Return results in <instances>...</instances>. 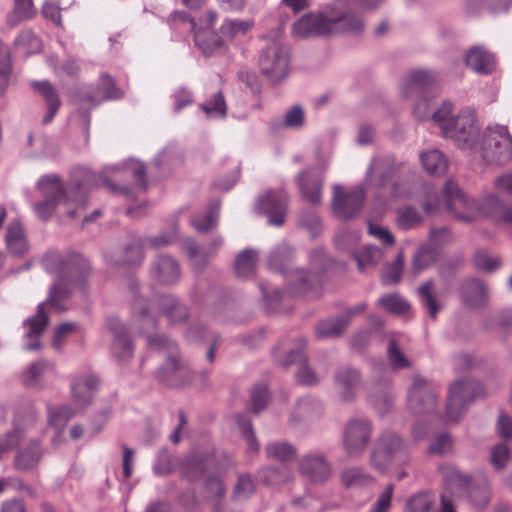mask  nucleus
<instances>
[{"instance_id":"26","label":"nucleus","mask_w":512,"mask_h":512,"mask_svg":"<svg viewBox=\"0 0 512 512\" xmlns=\"http://www.w3.org/2000/svg\"><path fill=\"white\" fill-rule=\"evenodd\" d=\"M322 412L323 404L319 399L309 395L303 396L297 400L290 415V422L297 425L302 421L319 417Z\"/></svg>"},{"instance_id":"15","label":"nucleus","mask_w":512,"mask_h":512,"mask_svg":"<svg viewBox=\"0 0 512 512\" xmlns=\"http://www.w3.org/2000/svg\"><path fill=\"white\" fill-rule=\"evenodd\" d=\"M372 433V424L366 418H352L345 425L343 446L348 456L358 457L368 445Z\"/></svg>"},{"instance_id":"23","label":"nucleus","mask_w":512,"mask_h":512,"mask_svg":"<svg viewBox=\"0 0 512 512\" xmlns=\"http://www.w3.org/2000/svg\"><path fill=\"white\" fill-rule=\"evenodd\" d=\"M180 275L178 262L169 255L160 254L156 256L150 267L151 279L160 285L176 284L180 279Z\"/></svg>"},{"instance_id":"50","label":"nucleus","mask_w":512,"mask_h":512,"mask_svg":"<svg viewBox=\"0 0 512 512\" xmlns=\"http://www.w3.org/2000/svg\"><path fill=\"white\" fill-rule=\"evenodd\" d=\"M52 368L48 361H38L27 367L22 375L23 383L28 387H36L40 377Z\"/></svg>"},{"instance_id":"24","label":"nucleus","mask_w":512,"mask_h":512,"mask_svg":"<svg viewBox=\"0 0 512 512\" xmlns=\"http://www.w3.org/2000/svg\"><path fill=\"white\" fill-rule=\"evenodd\" d=\"M98 378L92 374H84L71 383V395L79 408H85L92 403L93 395L98 389Z\"/></svg>"},{"instance_id":"64","label":"nucleus","mask_w":512,"mask_h":512,"mask_svg":"<svg viewBox=\"0 0 512 512\" xmlns=\"http://www.w3.org/2000/svg\"><path fill=\"white\" fill-rule=\"evenodd\" d=\"M269 400V392L265 384L254 387L251 392V409L253 413H259L264 409Z\"/></svg>"},{"instance_id":"52","label":"nucleus","mask_w":512,"mask_h":512,"mask_svg":"<svg viewBox=\"0 0 512 512\" xmlns=\"http://www.w3.org/2000/svg\"><path fill=\"white\" fill-rule=\"evenodd\" d=\"M12 73L11 53L6 46H0V95L8 87Z\"/></svg>"},{"instance_id":"49","label":"nucleus","mask_w":512,"mask_h":512,"mask_svg":"<svg viewBox=\"0 0 512 512\" xmlns=\"http://www.w3.org/2000/svg\"><path fill=\"white\" fill-rule=\"evenodd\" d=\"M200 109L210 117L224 118L227 115V105L221 92L214 93L206 102L200 104Z\"/></svg>"},{"instance_id":"20","label":"nucleus","mask_w":512,"mask_h":512,"mask_svg":"<svg viewBox=\"0 0 512 512\" xmlns=\"http://www.w3.org/2000/svg\"><path fill=\"white\" fill-rule=\"evenodd\" d=\"M300 473L312 483L321 484L328 481L332 469L325 456L321 453H307L299 461Z\"/></svg>"},{"instance_id":"44","label":"nucleus","mask_w":512,"mask_h":512,"mask_svg":"<svg viewBox=\"0 0 512 512\" xmlns=\"http://www.w3.org/2000/svg\"><path fill=\"white\" fill-rule=\"evenodd\" d=\"M238 427L241 431V435L247 443V449L249 452L256 453L259 451V442L255 437V433L252 427L251 419L247 413H241L236 416Z\"/></svg>"},{"instance_id":"59","label":"nucleus","mask_w":512,"mask_h":512,"mask_svg":"<svg viewBox=\"0 0 512 512\" xmlns=\"http://www.w3.org/2000/svg\"><path fill=\"white\" fill-rule=\"evenodd\" d=\"M23 434L24 428L21 426L20 416L17 415L13 429L6 434L4 443L0 445V455L6 450L15 448L20 443Z\"/></svg>"},{"instance_id":"29","label":"nucleus","mask_w":512,"mask_h":512,"mask_svg":"<svg viewBox=\"0 0 512 512\" xmlns=\"http://www.w3.org/2000/svg\"><path fill=\"white\" fill-rule=\"evenodd\" d=\"M32 87L34 91L39 93L47 103L48 109L43 118V123L48 124L53 120L61 106L57 90L48 81H34L32 83Z\"/></svg>"},{"instance_id":"31","label":"nucleus","mask_w":512,"mask_h":512,"mask_svg":"<svg viewBox=\"0 0 512 512\" xmlns=\"http://www.w3.org/2000/svg\"><path fill=\"white\" fill-rule=\"evenodd\" d=\"M5 241L7 248L14 255L20 256L28 251V242L20 221L14 220L6 228Z\"/></svg>"},{"instance_id":"12","label":"nucleus","mask_w":512,"mask_h":512,"mask_svg":"<svg viewBox=\"0 0 512 512\" xmlns=\"http://www.w3.org/2000/svg\"><path fill=\"white\" fill-rule=\"evenodd\" d=\"M483 389L481 384L470 378H465L453 383L448 392L447 417L451 421H458L467 406L474 401Z\"/></svg>"},{"instance_id":"22","label":"nucleus","mask_w":512,"mask_h":512,"mask_svg":"<svg viewBox=\"0 0 512 512\" xmlns=\"http://www.w3.org/2000/svg\"><path fill=\"white\" fill-rule=\"evenodd\" d=\"M305 347V340L302 338L298 339L296 348L288 352L286 359L282 362V365L284 367H288L289 365L297 364V382L301 385L313 386L319 382V377L307 363V357L304 353Z\"/></svg>"},{"instance_id":"7","label":"nucleus","mask_w":512,"mask_h":512,"mask_svg":"<svg viewBox=\"0 0 512 512\" xmlns=\"http://www.w3.org/2000/svg\"><path fill=\"white\" fill-rule=\"evenodd\" d=\"M156 310H160L171 324L183 323L188 318L187 307L173 295H162L153 301L136 297L132 306L133 319L140 332L147 336L157 327Z\"/></svg>"},{"instance_id":"38","label":"nucleus","mask_w":512,"mask_h":512,"mask_svg":"<svg viewBox=\"0 0 512 512\" xmlns=\"http://www.w3.org/2000/svg\"><path fill=\"white\" fill-rule=\"evenodd\" d=\"M259 477L264 484L276 486L289 482L293 477V472L286 465L270 466L262 469Z\"/></svg>"},{"instance_id":"41","label":"nucleus","mask_w":512,"mask_h":512,"mask_svg":"<svg viewBox=\"0 0 512 512\" xmlns=\"http://www.w3.org/2000/svg\"><path fill=\"white\" fill-rule=\"evenodd\" d=\"M265 453L268 458L285 463L295 459L297 450L288 442L273 441L266 445Z\"/></svg>"},{"instance_id":"34","label":"nucleus","mask_w":512,"mask_h":512,"mask_svg":"<svg viewBox=\"0 0 512 512\" xmlns=\"http://www.w3.org/2000/svg\"><path fill=\"white\" fill-rule=\"evenodd\" d=\"M417 295L421 306L427 311L431 318L435 319L442 309V305L436 298L434 282L429 280L422 283L417 290Z\"/></svg>"},{"instance_id":"46","label":"nucleus","mask_w":512,"mask_h":512,"mask_svg":"<svg viewBox=\"0 0 512 512\" xmlns=\"http://www.w3.org/2000/svg\"><path fill=\"white\" fill-rule=\"evenodd\" d=\"M439 256V248L429 243L421 247L414 256L413 266L417 271H422L436 262Z\"/></svg>"},{"instance_id":"60","label":"nucleus","mask_w":512,"mask_h":512,"mask_svg":"<svg viewBox=\"0 0 512 512\" xmlns=\"http://www.w3.org/2000/svg\"><path fill=\"white\" fill-rule=\"evenodd\" d=\"M255 492V484L248 475H240L234 487L233 498L237 501L247 500Z\"/></svg>"},{"instance_id":"28","label":"nucleus","mask_w":512,"mask_h":512,"mask_svg":"<svg viewBox=\"0 0 512 512\" xmlns=\"http://www.w3.org/2000/svg\"><path fill=\"white\" fill-rule=\"evenodd\" d=\"M467 67L477 74H490L494 70V56L483 47L475 46L468 50L465 55Z\"/></svg>"},{"instance_id":"16","label":"nucleus","mask_w":512,"mask_h":512,"mask_svg":"<svg viewBox=\"0 0 512 512\" xmlns=\"http://www.w3.org/2000/svg\"><path fill=\"white\" fill-rule=\"evenodd\" d=\"M408 407L416 415L431 414L436 408L433 385L420 375H415L408 390Z\"/></svg>"},{"instance_id":"17","label":"nucleus","mask_w":512,"mask_h":512,"mask_svg":"<svg viewBox=\"0 0 512 512\" xmlns=\"http://www.w3.org/2000/svg\"><path fill=\"white\" fill-rule=\"evenodd\" d=\"M333 385L339 400L345 404H352L362 389V377L357 369L342 367L334 373Z\"/></svg>"},{"instance_id":"48","label":"nucleus","mask_w":512,"mask_h":512,"mask_svg":"<svg viewBox=\"0 0 512 512\" xmlns=\"http://www.w3.org/2000/svg\"><path fill=\"white\" fill-rule=\"evenodd\" d=\"M353 257L357 262L358 269L364 271L368 265H374L382 260L383 250L376 246H366L354 252Z\"/></svg>"},{"instance_id":"2","label":"nucleus","mask_w":512,"mask_h":512,"mask_svg":"<svg viewBox=\"0 0 512 512\" xmlns=\"http://www.w3.org/2000/svg\"><path fill=\"white\" fill-rule=\"evenodd\" d=\"M120 171L117 165L107 166L101 175L97 176L87 169L73 171L68 190L65 189L60 177L56 174L42 176L36 183L44 200L34 205L37 216L48 221L56 211L60 202L67 205V214L75 217L79 210L85 209L87 191L102 181L111 191L116 192L118 188L108 179V174Z\"/></svg>"},{"instance_id":"33","label":"nucleus","mask_w":512,"mask_h":512,"mask_svg":"<svg viewBox=\"0 0 512 512\" xmlns=\"http://www.w3.org/2000/svg\"><path fill=\"white\" fill-rule=\"evenodd\" d=\"M446 486L448 495L452 494L453 489H466L470 485V477L463 474L457 467L453 465H443L439 468Z\"/></svg>"},{"instance_id":"3","label":"nucleus","mask_w":512,"mask_h":512,"mask_svg":"<svg viewBox=\"0 0 512 512\" xmlns=\"http://www.w3.org/2000/svg\"><path fill=\"white\" fill-rule=\"evenodd\" d=\"M365 20L349 0H335L325 13H308L293 24V34L298 38L328 36L335 33L360 35Z\"/></svg>"},{"instance_id":"51","label":"nucleus","mask_w":512,"mask_h":512,"mask_svg":"<svg viewBox=\"0 0 512 512\" xmlns=\"http://www.w3.org/2000/svg\"><path fill=\"white\" fill-rule=\"evenodd\" d=\"M378 303L389 313L404 314L409 309V303L397 293L387 294Z\"/></svg>"},{"instance_id":"54","label":"nucleus","mask_w":512,"mask_h":512,"mask_svg":"<svg viewBox=\"0 0 512 512\" xmlns=\"http://www.w3.org/2000/svg\"><path fill=\"white\" fill-rule=\"evenodd\" d=\"M48 413L50 424L57 429L64 428L69 419L75 414L74 410L67 405L50 407Z\"/></svg>"},{"instance_id":"13","label":"nucleus","mask_w":512,"mask_h":512,"mask_svg":"<svg viewBox=\"0 0 512 512\" xmlns=\"http://www.w3.org/2000/svg\"><path fill=\"white\" fill-rule=\"evenodd\" d=\"M258 63L261 72L271 81L281 80L289 70L288 50L279 40H271L263 48Z\"/></svg>"},{"instance_id":"61","label":"nucleus","mask_w":512,"mask_h":512,"mask_svg":"<svg viewBox=\"0 0 512 512\" xmlns=\"http://www.w3.org/2000/svg\"><path fill=\"white\" fill-rule=\"evenodd\" d=\"M388 360L393 369H404L410 367V361L400 351L395 340L389 341L387 350Z\"/></svg>"},{"instance_id":"53","label":"nucleus","mask_w":512,"mask_h":512,"mask_svg":"<svg viewBox=\"0 0 512 512\" xmlns=\"http://www.w3.org/2000/svg\"><path fill=\"white\" fill-rule=\"evenodd\" d=\"M250 28L251 24L247 21L225 20L220 31L223 38L231 40L238 35H244Z\"/></svg>"},{"instance_id":"8","label":"nucleus","mask_w":512,"mask_h":512,"mask_svg":"<svg viewBox=\"0 0 512 512\" xmlns=\"http://www.w3.org/2000/svg\"><path fill=\"white\" fill-rule=\"evenodd\" d=\"M453 104L444 100L431 114V120L437 124L444 138L451 139L458 147L475 145L478 136L476 115L469 110L462 111L457 117L452 114Z\"/></svg>"},{"instance_id":"18","label":"nucleus","mask_w":512,"mask_h":512,"mask_svg":"<svg viewBox=\"0 0 512 512\" xmlns=\"http://www.w3.org/2000/svg\"><path fill=\"white\" fill-rule=\"evenodd\" d=\"M287 200L283 190L269 191L258 199L256 209L268 216L269 224L279 227L285 220Z\"/></svg>"},{"instance_id":"55","label":"nucleus","mask_w":512,"mask_h":512,"mask_svg":"<svg viewBox=\"0 0 512 512\" xmlns=\"http://www.w3.org/2000/svg\"><path fill=\"white\" fill-rule=\"evenodd\" d=\"M144 243L141 239L134 240L131 244L125 246L123 251V264L132 266L140 264L144 258Z\"/></svg>"},{"instance_id":"40","label":"nucleus","mask_w":512,"mask_h":512,"mask_svg":"<svg viewBox=\"0 0 512 512\" xmlns=\"http://www.w3.org/2000/svg\"><path fill=\"white\" fill-rule=\"evenodd\" d=\"M220 206V201L214 200L206 213L197 215L191 220L192 226L200 233H205L215 228L218 222Z\"/></svg>"},{"instance_id":"62","label":"nucleus","mask_w":512,"mask_h":512,"mask_svg":"<svg viewBox=\"0 0 512 512\" xmlns=\"http://www.w3.org/2000/svg\"><path fill=\"white\" fill-rule=\"evenodd\" d=\"M510 460V451L507 445L499 443L493 447L490 462L496 470H502Z\"/></svg>"},{"instance_id":"45","label":"nucleus","mask_w":512,"mask_h":512,"mask_svg":"<svg viewBox=\"0 0 512 512\" xmlns=\"http://www.w3.org/2000/svg\"><path fill=\"white\" fill-rule=\"evenodd\" d=\"M435 500L436 498L433 493L418 492L407 500L405 512H429Z\"/></svg>"},{"instance_id":"36","label":"nucleus","mask_w":512,"mask_h":512,"mask_svg":"<svg viewBox=\"0 0 512 512\" xmlns=\"http://www.w3.org/2000/svg\"><path fill=\"white\" fill-rule=\"evenodd\" d=\"M258 252L254 249H244L235 260V273L240 278H248L255 273L258 264Z\"/></svg>"},{"instance_id":"37","label":"nucleus","mask_w":512,"mask_h":512,"mask_svg":"<svg viewBox=\"0 0 512 512\" xmlns=\"http://www.w3.org/2000/svg\"><path fill=\"white\" fill-rule=\"evenodd\" d=\"M420 159L424 169L431 175L441 176L447 170V159L444 154L437 149L423 152Z\"/></svg>"},{"instance_id":"11","label":"nucleus","mask_w":512,"mask_h":512,"mask_svg":"<svg viewBox=\"0 0 512 512\" xmlns=\"http://www.w3.org/2000/svg\"><path fill=\"white\" fill-rule=\"evenodd\" d=\"M410 445L394 432L383 433L373 449L370 462L373 468L384 472L392 462L406 463Z\"/></svg>"},{"instance_id":"1","label":"nucleus","mask_w":512,"mask_h":512,"mask_svg":"<svg viewBox=\"0 0 512 512\" xmlns=\"http://www.w3.org/2000/svg\"><path fill=\"white\" fill-rule=\"evenodd\" d=\"M42 265L48 273L56 275L57 280L50 289L47 301L40 303L37 313L23 322L27 329L25 337L31 340L25 345L27 351L36 350L41 346L39 337L48 325L45 306L48 305L57 311L64 310L62 302L70 295L68 283L82 282L90 271L89 261L75 252L67 255L49 252L43 257Z\"/></svg>"},{"instance_id":"25","label":"nucleus","mask_w":512,"mask_h":512,"mask_svg":"<svg viewBox=\"0 0 512 512\" xmlns=\"http://www.w3.org/2000/svg\"><path fill=\"white\" fill-rule=\"evenodd\" d=\"M223 244L221 237H216L209 244L208 248H200L192 239H187L184 243L185 251L189 257L192 267L195 270H202L210 256L214 255Z\"/></svg>"},{"instance_id":"6","label":"nucleus","mask_w":512,"mask_h":512,"mask_svg":"<svg viewBox=\"0 0 512 512\" xmlns=\"http://www.w3.org/2000/svg\"><path fill=\"white\" fill-rule=\"evenodd\" d=\"M150 349L165 355V362L155 371V378L170 388H181L190 385L195 377L189 363L178 351V345L163 334L147 336Z\"/></svg>"},{"instance_id":"57","label":"nucleus","mask_w":512,"mask_h":512,"mask_svg":"<svg viewBox=\"0 0 512 512\" xmlns=\"http://www.w3.org/2000/svg\"><path fill=\"white\" fill-rule=\"evenodd\" d=\"M403 257L401 254L395 259L394 262L387 265L382 273V282L385 285L397 284L402 277L403 271Z\"/></svg>"},{"instance_id":"14","label":"nucleus","mask_w":512,"mask_h":512,"mask_svg":"<svg viewBox=\"0 0 512 512\" xmlns=\"http://www.w3.org/2000/svg\"><path fill=\"white\" fill-rule=\"evenodd\" d=\"M216 19L217 13L209 9L193 16L191 19L195 44L205 55L213 54L224 44V39L211 30L216 23Z\"/></svg>"},{"instance_id":"32","label":"nucleus","mask_w":512,"mask_h":512,"mask_svg":"<svg viewBox=\"0 0 512 512\" xmlns=\"http://www.w3.org/2000/svg\"><path fill=\"white\" fill-rule=\"evenodd\" d=\"M389 383L388 379L376 382L369 393V402L379 414L387 413L393 405V395Z\"/></svg>"},{"instance_id":"63","label":"nucleus","mask_w":512,"mask_h":512,"mask_svg":"<svg viewBox=\"0 0 512 512\" xmlns=\"http://www.w3.org/2000/svg\"><path fill=\"white\" fill-rule=\"evenodd\" d=\"M284 126L289 129H301L305 124L304 110L295 105L287 110L284 116Z\"/></svg>"},{"instance_id":"5","label":"nucleus","mask_w":512,"mask_h":512,"mask_svg":"<svg viewBox=\"0 0 512 512\" xmlns=\"http://www.w3.org/2000/svg\"><path fill=\"white\" fill-rule=\"evenodd\" d=\"M444 201L446 210L460 222H471V210L479 209L483 215L498 225L512 228V204H505L496 195L485 197L478 205L463 194L455 181L449 179L444 186Z\"/></svg>"},{"instance_id":"58","label":"nucleus","mask_w":512,"mask_h":512,"mask_svg":"<svg viewBox=\"0 0 512 512\" xmlns=\"http://www.w3.org/2000/svg\"><path fill=\"white\" fill-rule=\"evenodd\" d=\"M36 13L33 0H15L14 11L9 21L20 22L32 18Z\"/></svg>"},{"instance_id":"9","label":"nucleus","mask_w":512,"mask_h":512,"mask_svg":"<svg viewBox=\"0 0 512 512\" xmlns=\"http://www.w3.org/2000/svg\"><path fill=\"white\" fill-rule=\"evenodd\" d=\"M439 75L435 70L415 68L403 78L400 93L404 98H415L413 112L415 117L424 121L431 118L435 86Z\"/></svg>"},{"instance_id":"10","label":"nucleus","mask_w":512,"mask_h":512,"mask_svg":"<svg viewBox=\"0 0 512 512\" xmlns=\"http://www.w3.org/2000/svg\"><path fill=\"white\" fill-rule=\"evenodd\" d=\"M474 152H479L481 157L490 164L502 165L512 159V137L506 126H488L482 136L478 126V136L475 145L461 147Z\"/></svg>"},{"instance_id":"30","label":"nucleus","mask_w":512,"mask_h":512,"mask_svg":"<svg viewBox=\"0 0 512 512\" xmlns=\"http://www.w3.org/2000/svg\"><path fill=\"white\" fill-rule=\"evenodd\" d=\"M461 296L467 305L471 307H480L487 300V287L478 279H467L462 284Z\"/></svg>"},{"instance_id":"35","label":"nucleus","mask_w":512,"mask_h":512,"mask_svg":"<svg viewBox=\"0 0 512 512\" xmlns=\"http://www.w3.org/2000/svg\"><path fill=\"white\" fill-rule=\"evenodd\" d=\"M298 184L305 199L312 204L321 202L322 180L304 171L298 177Z\"/></svg>"},{"instance_id":"21","label":"nucleus","mask_w":512,"mask_h":512,"mask_svg":"<svg viewBox=\"0 0 512 512\" xmlns=\"http://www.w3.org/2000/svg\"><path fill=\"white\" fill-rule=\"evenodd\" d=\"M333 209L340 218L354 216L363 205L365 192L363 188H356L350 192H344L340 186L333 188Z\"/></svg>"},{"instance_id":"19","label":"nucleus","mask_w":512,"mask_h":512,"mask_svg":"<svg viewBox=\"0 0 512 512\" xmlns=\"http://www.w3.org/2000/svg\"><path fill=\"white\" fill-rule=\"evenodd\" d=\"M107 327L113 336L112 354L121 362L130 360L134 354V344L127 326L112 316L107 319Z\"/></svg>"},{"instance_id":"47","label":"nucleus","mask_w":512,"mask_h":512,"mask_svg":"<svg viewBox=\"0 0 512 512\" xmlns=\"http://www.w3.org/2000/svg\"><path fill=\"white\" fill-rule=\"evenodd\" d=\"M423 221V216L415 208L405 206L397 210L396 224L400 229L410 230Z\"/></svg>"},{"instance_id":"56","label":"nucleus","mask_w":512,"mask_h":512,"mask_svg":"<svg viewBox=\"0 0 512 512\" xmlns=\"http://www.w3.org/2000/svg\"><path fill=\"white\" fill-rule=\"evenodd\" d=\"M299 225L309 233L311 238H316L322 232L321 221L313 211L302 212L299 217Z\"/></svg>"},{"instance_id":"39","label":"nucleus","mask_w":512,"mask_h":512,"mask_svg":"<svg viewBox=\"0 0 512 512\" xmlns=\"http://www.w3.org/2000/svg\"><path fill=\"white\" fill-rule=\"evenodd\" d=\"M42 456V451L38 441H33L30 445L21 450L15 459L16 468L19 470H30L37 466Z\"/></svg>"},{"instance_id":"4","label":"nucleus","mask_w":512,"mask_h":512,"mask_svg":"<svg viewBox=\"0 0 512 512\" xmlns=\"http://www.w3.org/2000/svg\"><path fill=\"white\" fill-rule=\"evenodd\" d=\"M294 251L288 245L278 246L270 255L268 266L271 270L284 275L287 293L291 296L305 294L318 286L322 281V274L334 266V261L328 257L323 248H316L310 252L309 262L313 272L303 269H292Z\"/></svg>"},{"instance_id":"43","label":"nucleus","mask_w":512,"mask_h":512,"mask_svg":"<svg viewBox=\"0 0 512 512\" xmlns=\"http://www.w3.org/2000/svg\"><path fill=\"white\" fill-rule=\"evenodd\" d=\"M348 325V318L338 317L321 321L316 327L318 338H333L339 336Z\"/></svg>"},{"instance_id":"42","label":"nucleus","mask_w":512,"mask_h":512,"mask_svg":"<svg viewBox=\"0 0 512 512\" xmlns=\"http://www.w3.org/2000/svg\"><path fill=\"white\" fill-rule=\"evenodd\" d=\"M342 484L346 488L364 487L370 485L374 479L360 467H350L342 471Z\"/></svg>"},{"instance_id":"27","label":"nucleus","mask_w":512,"mask_h":512,"mask_svg":"<svg viewBox=\"0 0 512 512\" xmlns=\"http://www.w3.org/2000/svg\"><path fill=\"white\" fill-rule=\"evenodd\" d=\"M394 171V159L392 157L374 158L366 172L367 181L377 187L384 186Z\"/></svg>"}]
</instances>
